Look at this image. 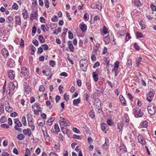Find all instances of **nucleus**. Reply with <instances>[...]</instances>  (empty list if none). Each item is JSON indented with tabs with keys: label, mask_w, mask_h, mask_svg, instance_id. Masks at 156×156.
<instances>
[{
	"label": "nucleus",
	"mask_w": 156,
	"mask_h": 156,
	"mask_svg": "<svg viewBox=\"0 0 156 156\" xmlns=\"http://www.w3.org/2000/svg\"><path fill=\"white\" fill-rule=\"evenodd\" d=\"M129 121L128 117L127 116L123 117L121 122L117 123V128L118 130L117 132H121L122 133L123 126H128L129 125Z\"/></svg>",
	"instance_id": "nucleus-1"
},
{
	"label": "nucleus",
	"mask_w": 156,
	"mask_h": 156,
	"mask_svg": "<svg viewBox=\"0 0 156 156\" xmlns=\"http://www.w3.org/2000/svg\"><path fill=\"white\" fill-rule=\"evenodd\" d=\"M80 66L82 70L83 71H86L88 64L87 60L85 59H82L80 61Z\"/></svg>",
	"instance_id": "nucleus-2"
},
{
	"label": "nucleus",
	"mask_w": 156,
	"mask_h": 156,
	"mask_svg": "<svg viewBox=\"0 0 156 156\" xmlns=\"http://www.w3.org/2000/svg\"><path fill=\"white\" fill-rule=\"evenodd\" d=\"M155 105L152 103L149 104L147 107L148 113L151 115H153L155 112L156 109Z\"/></svg>",
	"instance_id": "nucleus-3"
},
{
	"label": "nucleus",
	"mask_w": 156,
	"mask_h": 156,
	"mask_svg": "<svg viewBox=\"0 0 156 156\" xmlns=\"http://www.w3.org/2000/svg\"><path fill=\"white\" fill-rule=\"evenodd\" d=\"M133 114L136 118L141 117L144 114L141 110L138 108H136L133 109Z\"/></svg>",
	"instance_id": "nucleus-4"
},
{
	"label": "nucleus",
	"mask_w": 156,
	"mask_h": 156,
	"mask_svg": "<svg viewBox=\"0 0 156 156\" xmlns=\"http://www.w3.org/2000/svg\"><path fill=\"white\" fill-rule=\"evenodd\" d=\"M30 116H31V115L30 114H27V117L28 121V125L29 127L31 128V130L33 131L35 129V126L33 124L32 118L30 119L29 118Z\"/></svg>",
	"instance_id": "nucleus-5"
},
{
	"label": "nucleus",
	"mask_w": 156,
	"mask_h": 156,
	"mask_svg": "<svg viewBox=\"0 0 156 156\" xmlns=\"http://www.w3.org/2000/svg\"><path fill=\"white\" fill-rule=\"evenodd\" d=\"M91 7L93 9H97L101 10L102 9L101 3L99 2H95L91 5Z\"/></svg>",
	"instance_id": "nucleus-6"
},
{
	"label": "nucleus",
	"mask_w": 156,
	"mask_h": 156,
	"mask_svg": "<svg viewBox=\"0 0 156 156\" xmlns=\"http://www.w3.org/2000/svg\"><path fill=\"white\" fill-rule=\"evenodd\" d=\"M15 88V85L13 82H10L8 84V87L7 89L9 90L8 94L10 95V92L13 91Z\"/></svg>",
	"instance_id": "nucleus-7"
},
{
	"label": "nucleus",
	"mask_w": 156,
	"mask_h": 156,
	"mask_svg": "<svg viewBox=\"0 0 156 156\" xmlns=\"http://www.w3.org/2000/svg\"><path fill=\"white\" fill-rule=\"evenodd\" d=\"M21 73L23 76H26L29 73V70L25 67H23L21 68Z\"/></svg>",
	"instance_id": "nucleus-8"
},
{
	"label": "nucleus",
	"mask_w": 156,
	"mask_h": 156,
	"mask_svg": "<svg viewBox=\"0 0 156 156\" xmlns=\"http://www.w3.org/2000/svg\"><path fill=\"white\" fill-rule=\"evenodd\" d=\"M61 119L62 120L60 121V123L61 126H68L70 124L68 121L62 118Z\"/></svg>",
	"instance_id": "nucleus-9"
},
{
	"label": "nucleus",
	"mask_w": 156,
	"mask_h": 156,
	"mask_svg": "<svg viewBox=\"0 0 156 156\" xmlns=\"http://www.w3.org/2000/svg\"><path fill=\"white\" fill-rule=\"evenodd\" d=\"M138 142L141 144L143 145L146 144V142L144 138L141 135L139 134L137 137Z\"/></svg>",
	"instance_id": "nucleus-10"
},
{
	"label": "nucleus",
	"mask_w": 156,
	"mask_h": 156,
	"mask_svg": "<svg viewBox=\"0 0 156 156\" xmlns=\"http://www.w3.org/2000/svg\"><path fill=\"white\" fill-rule=\"evenodd\" d=\"M154 94L152 92H149L147 96V99L149 102H151L154 97Z\"/></svg>",
	"instance_id": "nucleus-11"
},
{
	"label": "nucleus",
	"mask_w": 156,
	"mask_h": 156,
	"mask_svg": "<svg viewBox=\"0 0 156 156\" xmlns=\"http://www.w3.org/2000/svg\"><path fill=\"white\" fill-rule=\"evenodd\" d=\"M2 53L3 54V56L5 58L8 57L9 54L8 50L6 48H4L2 50Z\"/></svg>",
	"instance_id": "nucleus-12"
},
{
	"label": "nucleus",
	"mask_w": 156,
	"mask_h": 156,
	"mask_svg": "<svg viewBox=\"0 0 156 156\" xmlns=\"http://www.w3.org/2000/svg\"><path fill=\"white\" fill-rule=\"evenodd\" d=\"M8 76L11 80H13L15 78L14 72L13 70H10L8 72Z\"/></svg>",
	"instance_id": "nucleus-13"
},
{
	"label": "nucleus",
	"mask_w": 156,
	"mask_h": 156,
	"mask_svg": "<svg viewBox=\"0 0 156 156\" xmlns=\"http://www.w3.org/2000/svg\"><path fill=\"white\" fill-rule=\"evenodd\" d=\"M23 131L25 135H27L29 137L30 136L31 133L30 129L28 128L27 129H24L23 130Z\"/></svg>",
	"instance_id": "nucleus-14"
},
{
	"label": "nucleus",
	"mask_w": 156,
	"mask_h": 156,
	"mask_svg": "<svg viewBox=\"0 0 156 156\" xmlns=\"http://www.w3.org/2000/svg\"><path fill=\"white\" fill-rule=\"evenodd\" d=\"M119 98L120 100L121 104L124 106L127 105L126 102L125 98L122 95H120L119 96Z\"/></svg>",
	"instance_id": "nucleus-15"
},
{
	"label": "nucleus",
	"mask_w": 156,
	"mask_h": 156,
	"mask_svg": "<svg viewBox=\"0 0 156 156\" xmlns=\"http://www.w3.org/2000/svg\"><path fill=\"white\" fill-rule=\"evenodd\" d=\"M80 27L82 32L86 31L87 30V26L85 24L83 23L80 24Z\"/></svg>",
	"instance_id": "nucleus-16"
},
{
	"label": "nucleus",
	"mask_w": 156,
	"mask_h": 156,
	"mask_svg": "<svg viewBox=\"0 0 156 156\" xmlns=\"http://www.w3.org/2000/svg\"><path fill=\"white\" fill-rule=\"evenodd\" d=\"M38 16V13L37 12H35L33 13L30 14V20H33Z\"/></svg>",
	"instance_id": "nucleus-17"
},
{
	"label": "nucleus",
	"mask_w": 156,
	"mask_h": 156,
	"mask_svg": "<svg viewBox=\"0 0 156 156\" xmlns=\"http://www.w3.org/2000/svg\"><path fill=\"white\" fill-rule=\"evenodd\" d=\"M14 124H15V127H16L17 128L21 127L22 126L21 122L18 119H15Z\"/></svg>",
	"instance_id": "nucleus-18"
},
{
	"label": "nucleus",
	"mask_w": 156,
	"mask_h": 156,
	"mask_svg": "<svg viewBox=\"0 0 156 156\" xmlns=\"http://www.w3.org/2000/svg\"><path fill=\"white\" fill-rule=\"evenodd\" d=\"M94 104L96 106L98 107V108L101 107V102L98 98L95 99Z\"/></svg>",
	"instance_id": "nucleus-19"
},
{
	"label": "nucleus",
	"mask_w": 156,
	"mask_h": 156,
	"mask_svg": "<svg viewBox=\"0 0 156 156\" xmlns=\"http://www.w3.org/2000/svg\"><path fill=\"white\" fill-rule=\"evenodd\" d=\"M24 87L25 89V92L27 94H28L31 90L30 87L28 85H24Z\"/></svg>",
	"instance_id": "nucleus-20"
},
{
	"label": "nucleus",
	"mask_w": 156,
	"mask_h": 156,
	"mask_svg": "<svg viewBox=\"0 0 156 156\" xmlns=\"http://www.w3.org/2000/svg\"><path fill=\"white\" fill-rule=\"evenodd\" d=\"M16 23L18 25H20L21 24V19L19 16H16L15 17Z\"/></svg>",
	"instance_id": "nucleus-21"
},
{
	"label": "nucleus",
	"mask_w": 156,
	"mask_h": 156,
	"mask_svg": "<svg viewBox=\"0 0 156 156\" xmlns=\"http://www.w3.org/2000/svg\"><path fill=\"white\" fill-rule=\"evenodd\" d=\"M71 43L72 42L70 41L68 42V47L71 52H73L74 51V48Z\"/></svg>",
	"instance_id": "nucleus-22"
},
{
	"label": "nucleus",
	"mask_w": 156,
	"mask_h": 156,
	"mask_svg": "<svg viewBox=\"0 0 156 156\" xmlns=\"http://www.w3.org/2000/svg\"><path fill=\"white\" fill-rule=\"evenodd\" d=\"M148 122L146 121H144L140 123V126L141 127L146 128L148 126Z\"/></svg>",
	"instance_id": "nucleus-23"
},
{
	"label": "nucleus",
	"mask_w": 156,
	"mask_h": 156,
	"mask_svg": "<svg viewBox=\"0 0 156 156\" xmlns=\"http://www.w3.org/2000/svg\"><path fill=\"white\" fill-rule=\"evenodd\" d=\"M23 18L25 19H27L28 18V12L25 9H24L23 11Z\"/></svg>",
	"instance_id": "nucleus-24"
},
{
	"label": "nucleus",
	"mask_w": 156,
	"mask_h": 156,
	"mask_svg": "<svg viewBox=\"0 0 156 156\" xmlns=\"http://www.w3.org/2000/svg\"><path fill=\"white\" fill-rule=\"evenodd\" d=\"M5 107L6 111L8 112H10L13 110L12 108H11L10 106L9 105V103H8V105H5Z\"/></svg>",
	"instance_id": "nucleus-25"
},
{
	"label": "nucleus",
	"mask_w": 156,
	"mask_h": 156,
	"mask_svg": "<svg viewBox=\"0 0 156 156\" xmlns=\"http://www.w3.org/2000/svg\"><path fill=\"white\" fill-rule=\"evenodd\" d=\"M101 127L103 131H106L107 130V124L105 123H103L101 124Z\"/></svg>",
	"instance_id": "nucleus-26"
},
{
	"label": "nucleus",
	"mask_w": 156,
	"mask_h": 156,
	"mask_svg": "<svg viewBox=\"0 0 156 156\" xmlns=\"http://www.w3.org/2000/svg\"><path fill=\"white\" fill-rule=\"evenodd\" d=\"M133 3L136 6L139 7L140 6L142 5V4L139 0H135L133 2Z\"/></svg>",
	"instance_id": "nucleus-27"
},
{
	"label": "nucleus",
	"mask_w": 156,
	"mask_h": 156,
	"mask_svg": "<svg viewBox=\"0 0 156 156\" xmlns=\"http://www.w3.org/2000/svg\"><path fill=\"white\" fill-rule=\"evenodd\" d=\"M25 138V136L23 134L20 133L18 134L17 136V138L19 140H23Z\"/></svg>",
	"instance_id": "nucleus-28"
},
{
	"label": "nucleus",
	"mask_w": 156,
	"mask_h": 156,
	"mask_svg": "<svg viewBox=\"0 0 156 156\" xmlns=\"http://www.w3.org/2000/svg\"><path fill=\"white\" fill-rule=\"evenodd\" d=\"M54 129L55 132L57 133L56 134H57L58 133V132L60 130L59 128L58 125L56 123L55 124Z\"/></svg>",
	"instance_id": "nucleus-29"
},
{
	"label": "nucleus",
	"mask_w": 156,
	"mask_h": 156,
	"mask_svg": "<svg viewBox=\"0 0 156 156\" xmlns=\"http://www.w3.org/2000/svg\"><path fill=\"white\" fill-rule=\"evenodd\" d=\"M89 115L92 119L95 117V113L93 110H90L89 112Z\"/></svg>",
	"instance_id": "nucleus-30"
},
{
	"label": "nucleus",
	"mask_w": 156,
	"mask_h": 156,
	"mask_svg": "<svg viewBox=\"0 0 156 156\" xmlns=\"http://www.w3.org/2000/svg\"><path fill=\"white\" fill-rule=\"evenodd\" d=\"M80 101V99L78 98L77 99H74L73 101V104L76 105L78 104Z\"/></svg>",
	"instance_id": "nucleus-31"
},
{
	"label": "nucleus",
	"mask_w": 156,
	"mask_h": 156,
	"mask_svg": "<svg viewBox=\"0 0 156 156\" xmlns=\"http://www.w3.org/2000/svg\"><path fill=\"white\" fill-rule=\"evenodd\" d=\"M44 138L45 140L47 142H49L50 141V137L48 135L47 133L44 135Z\"/></svg>",
	"instance_id": "nucleus-32"
},
{
	"label": "nucleus",
	"mask_w": 156,
	"mask_h": 156,
	"mask_svg": "<svg viewBox=\"0 0 156 156\" xmlns=\"http://www.w3.org/2000/svg\"><path fill=\"white\" fill-rule=\"evenodd\" d=\"M119 148L120 150H122V151H124L126 152L127 151V149L126 147L123 144H121Z\"/></svg>",
	"instance_id": "nucleus-33"
},
{
	"label": "nucleus",
	"mask_w": 156,
	"mask_h": 156,
	"mask_svg": "<svg viewBox=\"0 0 156 156\" xmlns=\"http://www.w3.org/2000/svg\"><path fill=\"white\" fill-rule=\"evenodd\" d=\"M22 122L24 126H27V123L26 122V119L25 117L24 116H23L22 118Z\"/></svg>",
	"instance_id": "nucleus-34"
},
{
	"label": "nucleus",
	"mask_w": 156,
	"mask_h": 156,
	"mask_svg": "<svg viewBox=\"0 0 156 156\" xmlns=\"http://www.w3.org/2000/svg\"><path fill=\"white\" fill-rule=\"evenodd\" d=\"M142 58L141 57H139L138 59H136V66L138 67L139 66L140 64V61H141V59Z\"/></svg>",
	"instance_id": "nucleus-35"
},
{
	"label": "nucleus",
	"mask_w": 156,
	"mask_h": 156,
	"mask_svg": "<svg viewBox=\"0 0 156 156\" xmlns=\"http://www.w3.org/2000/svg\"><path fill=\"white\" fill-rule=\"evenodd\" d=\"M107 122L108 125L112 126H113L114 125V123L113 121L110 119H108L107 121Z\"/></svg>",
	"instance_id": "nucleus-36"
},
{
	"label": "nucleus",
	"mask_w": 156,
	"mask_h": 156,
	"mask_svg": "<svg viewBox=\"0 0 156 156\" xmlns=\"http://www.w3.org/2000/svg\"><path fill=\"white\" fill-rule=\"evenodd\" d=\"M42 131L43 132V135L46 134L47 132H46V127L44 126H42L41 127Z\"/></svg>",
	"instance_id": "nucleus-37"
},
{
	"label": "nucleus",
	"mask_w": 156,
	"mask_h": 156,
	"mask_svg": "<svg viewBox=\"0 0 156 156\" xmlns=\"http://www.w3.org/2000/svg\"><path fill=\"white\" fill-rule=\"evenodd\" d=\"M51 21L53 22H56L58 20L57 16L56 15H54L51 19Z\"/></svg>",
	"instance_id": "nucleus-38"
},
{
	"label": "nucleus",
	"mask_w": 156,
	"mask_h": 156,
	"mask_svg": "<svg viewBox=\"0 0 156 156\" xmlns=\"http://www.w3.org/2000/svg\"><path fill=\"white\" fill-rule=\"evenodd\" d=\"M93 77L94 79V80L95 81H98V74L96 73H93Z\"/></svg>",
	"instance_id": "nucleus-39"
},
{
	"label": "nucleus",
	"mask_w": 156,
	"mask_h": 156,
	"mask_svg": "<svg viewBox=\"0 0 156 156\" xmlns=\"http://www.w3.org/2000/svg\"><path fill=\"white\" fill-rule=\"evenodd\" d=\"M6 121V119L4 116H2L0 119V122L2 123H3Z\"/></svg>",
	"instance_id": "nucleus-40"
},
{
	"label": "nucleus",
	"mask_w": 156,
	"mask_h": 156,
	"mask_svg": "<svg viewBox=\"0 0 156 156\" xmlns=\"http://www.w3.org/2000/svg\"><path fill=\"white\" fill-rule=\"evenodd\" d=\"M39 39L41 43H44L45 42V40L42 35H40L39 36Z\"/></svg>",
	"instance_id": "nucleus-41"
},
{
	"label": "nucleus",
	"mask_w": 156,
	"mask_h": 156,
	"mask_svg": "<svg viewBox=\"0 0 156 156\" xmlns=\"http://www.w3.org/2000/svg\"><path fill=\"white\" fill-rule=\"evenodd\" d=\"M131 37L130 36V34L128 33H126V36L125 38V40L126 41H128L130 39H131Z\"/></svg>",
	"instance_id": "nucleus-42"
},
{
	"label": "nucleus",
	"mask_w": 156,
	"mask_h": 156,
	"mask_svg": "<svg viewBox=\"0 0 156 156\" xmlns=\"http://www.w3.org/2000/svg\"><path fill=\"white\" fill-rule=\"evenodd\" d=\"M136 36L138 38H142L143 37V34L138 32H136Z\"/></svg>",
	"instance_id": "nucleus-43"
},
{
	"label": "nucleus",
	"mask_w": 156,
	"mask_h": 156,
	"mask_svg": "<svg viewBox=\"0 0 156 156\" xmlns=\"http://www.w3.org/2000/svg\"><path fill=\"white\" fill-rule=\"evenodd\" d=\"M118 33L120 36H122L125 34L126 31L124 30L119 31Z\"/></svg>",
	"instance_id": "nucleus-44"
},
{
	"label": "nucleus",
	"mask_w": 156,
	"mask_h": 156,
	"mask_svg": "<svg viewBox=\"0 0 156 156\" xmlns=\"http://www.w3.org/2000/svg\"><path fill=\"white\" fill-rule=\"evenodd\" d=\"M12 8L13 9L17 10L18 9V5L17 4L14 3L12 6Z\"/></svg>",
	"instance_id": "nucleus-45"
},
{
	"label": "nucleus",
	"mask_w": 156,
	"mask_h": 156,
	"mask_svg": "<svg viewBox=\"0 0 156 156\" xmlns=\"http://www.w3.org/2000/svg\"><path fill=\"white\" fill-rule=\"evenodd\" d=\"M103 32L105 34H107L108 33L107 29L105 26H104L103 27Z\"/></svg>",
	"instance_id": "nucleus-46"
},
{
	"label": "nucleus",
	"mask_w": 156,
	"mask_h": 156,
	"mask_svg": "<svg viewBox=\"0 0 156 156\" xmlns=\"http://www.w3.org/2000/svg\"><path fill=\"white\" fill-rule=\"evenodd\" d=\"M1 126L3 128L8 129L9 128V126L8 125L6 124H2L1 125Z\"/></svg>",
	"instance_id": "nucleus-47"
},
{
	"label": "nucleus",
	"mask_w": 156,
	"mask_h": 156,
	"mask_svg": "<svg viewBox=\"0 0 156 156\" xmlns=\"http://www.w3.org/2000/svg\"><path fill=\"white\" fill-rule=\"evenodd\" d=\"M34 106L36 107L37 110L41 112V108L40 106H39V105L38 104H35L34 105Z\"/></svg>",
	"instance_id": "nucleus-48"
},
{
	"label": "nucleus",
	"mask_w": 156,
	"mask_h": 156,
	"mask_svg": "<svg viewBox=\"0 0 156 156\" xmlns=\"http://www.w3.org/2000/svg\"><path fill=\"white\" fill-rule=\"evenodd\" d=\"M45 5L47 8H48L49 7V2L48 0H45Z\"/></svg>",
	"instance_id": "nucleus-49"
},
{
	"label": "nucleus",
	"mask_w": 156,
	"mask_h": 156,
	"mask_svg": "<svg viewBox=\"0 0 156 156\" xmlns=\"http://www.w3.org/2000/svg\"><path fill=\"white\" fill-rule=\"evenodd\" d=\"M49 64L52 67H54L55 65V61L51 60L49 62Z\"/></svg>",
	"instance_id": "nucleus-50"
},
{
	"label": "nucleus",
	"mask_w": 156,
	"mask_h": 156,
	"mask_svg": "<svg viewBox=\"0 0 156 156\" xmlns=\"http://www.w3.org/2000/svg\"><path fill=\"white\" fill-rule=\"evenodd\" d=\"M134 46L135 49L137 51H139L140 50V48L139 46L138 45L137 43H135L134 45Z\"/></svg>",
	"instance_id": "nucleus-51"
},
{
	"label": "nucleus",
	"mask_w": 156,
	"mask_h": 156,
	"mask_svg": "<svg viewBox=\"0 0 156 156\" xmlns=\"http://www.w3.org/2000/svg\"><path fill=\"white\" fill-rule=\"evenodd\" d=\"M95 54H93L91 57V59L93 61H95L96 60V55Z\"/></svg>",
	"instance_id": "nucleus-52"
},
{
	"label": "nucleus",
	"mask_w": 156,
	"mask_h": 156,
	"mask_svg": "<svg viewBox=\"0 0 156 156\" xmlns=\"http://www.w3.org/2000/svg\"><path fill=\"white\" fill-rule=\"evenodd\" d=\"M64 98L65 101H68L69 100V96L67 95L66 93H65L64 95Z\"/></svg>",
	"instance_id": "nucleus-53"
},
{
	"label": "nucleus",
	"mask_w": 156,
	"mask_h": 156,
	"mask_svg": "<svg viewBox=\"0 0 156 156\" xmlns=\"http://www.w3.org/2000/svg\"><path fill=\"white\" fill-rule=\"evenodd\" d=\"M69 34V38L70 39H72L73 38V34L69 31L68 32Z\"/></svg>",
	"instance_id": "nucleus-54"
},
{
	"label": "nucleus",
	"mask_w": 156,
	"mask_h": 156,
	"mask_svg": "<svg viewBox=\"0 0 156 156\" xmlns=\"http://www.w3.org/2000/svg\"><path fill=\"white\" fill-rule=\"evenodd\" d=\"M132 65V61L130 59L127 60V66L128 67H130Z\"/></svg>",
	"instance_id": "nucleus-55"
},
{
	"label": "nucleus",
	"mask_w": 156,
	"mask_h": 156,
	"mask_svg": "<svg viewBox=\"0 0 156 156\" xmlns=\"http://www.w3.org/2000/svg\"><path fill=\"white\" fill-rule=\"evenodd\" d=\"M68 31V29L66 28H65L63 30V32L62 34V36L63 37V36H65V35L66 34L67 31Z\"/></svg>",
	"instance_id": "nucleus-56"
},
{
	"label": "nucleus",
	"mask_w": 156,
	"mask_h": 156,
	"mask_svg": "<svg viewBox=\"0 0 156 156\" xmlns=\"http://www.w3.org/2000/svg\"><path fill=\"white\" fill-rule=\"evenodd\" d=\"M43 51V50L42 48L40 47L38 49V51L37 52V53L38 54H40Z\"/></svg>",
	"instance_id": "nucleus-57"
},
{
	"label": "nucleus",
	"mask_w": 156,
	"mask_h": 156,
	"mask_svg": "<svg viewBox=\"0 0 156 156\" xmlns=\"http://www.w3.org/2000/svg\"><path fill=\"white\" fill-rule=\"evenodd\" d=\"M32 42L35 46H37L38 45V42L37 40L35 39L34 40H33Z\"/></svg>",
	"instance_id": "nucleus-58"
},
{
	"label": "nucleus",
	"mask_w": 156,
	"mask_h": 156,
	"mask_svg": "<svg viewBox=\"0 0 156 156\" xmlns=\"http://www.w3.org/2000/svg\"><path fill=\"white\" fill-rule=\"evenodd\" d=\"M87 89L89 91H91V85L90 84L88 83L87 85Z\"/></svg>",
	"instance_id": "nucleus-59"
},
{
	"label": "nucleus",
	"mask_w": 156,
	"mask_h": 156,
	"mask_svg": "<svg viewBox=\"0 0 156 156\" xmlns=\"http://www.w3.org/2000/svg\"><path fill=\"white\" fill-rule=\"evenodd\" d=\"M151 8L153 11H156V6L153 4L151 5Z\"/></svg>",
	"instance_id": "nucleus-60"
},
{
	"label": "nucleus",
	"mask_w": 156,
	"mask_h": 156,
	"mask_svg": "<svg viewBox=\"0 0 156 156\" xmlns=\"http://www.w3.org/2000/svg\"><path fill=\"white\" fill-rule=\"evenodd\" d=\"M127 95L128 98H129V100L131 101H132L133 100V96L130 93H129L127 94Z\"/></svg>",
	"instance_id": "nucleus-61"
},
{
	"label": "nucleus",
	"mask_w": 156,
	"mask_h": 156,
	"mask_svg": "<svg viewBox=\"0 0 156 156\" xmlns=\"http://www.w3.org/2000/svg\"><path fill=\"white\" fill-rule=\"evenodd\" d=\"M8 143L7 140H5L3 141V144L4 146L6 147L8 145Z\"/></svg>",
	"instance_id": "nucleus-62"
},
{
	"label": "nucleus",
	"mask_w": 156,
	"mask_h": 156,
	"mask_svg": "<svg viewBox=\"0 0 156 156\" xmlns=\"http://www.w3.org/2000/svg\"><path fill=\"white\" fill-rule=\"evenodd\" d=\"M60 75L62 76H64L65 77H67L68 76V75L67 73L65 72H63L62 73H61L60 74Z\"/></svg>",
	"instance_id": "nucleus-63"
},
{
	"label": "nucleus",
	"mask_w": 156,
	"mask_h": 156,
	"mask_svg": "<svg viewBox=\"0 0 156 156\" xmlns=\"http://www.w3.org/2000/svg\"><path fill=\"white\" fill-rule=\"evenodd\" d=\"M2 156H9V154L7 152H2Z\"/></svg>",
	"instance_id": "nucleus-64"
}]
</instances>
